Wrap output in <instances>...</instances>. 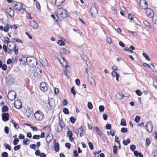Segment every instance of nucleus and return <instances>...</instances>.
I'll return each mask as SVG.
<instances>
[{
  "label": "nucleus",
  "mask_w": 157,
  "mask_h": 157,
  "mask_svg": "<svg viewBox=\"0 0 157 157\" xmlns=\"http://www.w3.org/2000/svg\"><path fill=\"white\" fill-rule=\"evenodd\" d=\"M27 60L28 65L31 67L33 68L35 67L37 64L36 60L34 57H28Z\"/></svg>",
  "instance_id": "nucleus-1"
},
{
  "label": "nucleus",
  "mask_w": 157,
  "mask_h": 157,
  "mask_svg": "<svg viewBox=\"0 0 157 157\" xmlns=\"http://www.w3.org/2000/svg\"><path fill=\"white\" fill-rule=\"evenodd\" d=\"M35 118L38 121H41L43 120L44 115L40 111L38 110L34 114Z\"/></svg>",
  "instance_id": "nucleus-2"
},
{
  "label": "nucleus",
  "mask_w": 157,
  "mask_h": 157,
  "mask_svg": "<svg viewBox=\"0 0 157 157\" xmlns=\"http://www.w3.org/2000/svg\"><path fill=\"white\" fill-rule=\"evenodd\" d=\"M57 13L63 18L67 16V10L62 8L58 9L57 11Z\"/></svg>",
  "instance_id": "nucleus-3"
},
{
  "label": "nucleus",
  "mask_w": 157,
  "mask_h": 157,
  "mask_svg": "<svg viewBox=\"0 0 157 157\" xmlns=\"http://www.w3.org/2000/svg\"><path fill=\"white\" fill-rule=\"evenodd\" d=\"M16 96L15 92L14 91L11 90L9 92L7 97L10 100L13 101L15 99Z\"/></svg>",
  "instance_id": "nucleus-4"
},
{
  "label": "nucleus",
  "mask_w": 157,
  "mask_h": 157,
  "mask_svg": "<svg viewBox=\"0 0 157 157\" xmlns=\"http://www.w3.org/2000/svg\"><path fill=\"white\" fill-rule=\"evenodd\" d=\"M40 87L41 90L46 92L48 90V85L46 82H42L40 84Z\"/></svg>",
  "instance_id": "nucleus-5"
},
{
  "label": "nucleus",
  "mask_w": 157,
  "mask_h": 157,
  "mask_svg": "<svg viewBox=\"0 0 157 157\" xmlns=\"http://www.w3.org/2000/svg\"><path fill=\"white\" fill-rule=\"evenodd\" d=\"M139 4L140 7L144 10L148 8V5L145 0H140Z\"/></svg>",
  "instance_id": "nucleus-6"
},
{
  "label": "nucleus",
  "mask_w": 157,
  "mask_h": 157,
  "mask_svg": "<svg viewBox=\"0 0 157 157\" xmlns=\"http://www.w3.org/2000/svg\"><path fill=\"white\" fill-rule=\"evenodd\" d=\"M34 76L38 78H40L42 75V70L39 68H37L34 73Z\"/></svg>",
  "instance_id": "nucleus-7"
},
{
  "label": "nucleus",
  "mask_w": 157,
  "mask_h": 157,
  "mask_svg": "<svg viewBox=\"0 0 157 157\" xmlns=\"http://www.w3.org/2000/svg\"><path fill=\"white\" fill-rule=\"evenodd\" d=\"M13 7L14 9L16 11H19L21 10L23 8L22 3L20 2H17L15 4Z\"/></svg>",
  "instance_id": "nucleus-8"
},
{
  "label": "nucleus",
  "mask_w": 157,
  "mask_h": 157,
  "mask_svg": "<svg viewBox=\"0 0 157 157\" xmlns=\"http://www.w3.org/2000/svg\"><path fill=\"white\" fill-rule=\"evenodd\" d=\"M145 128L147 131L149 132L152 131L153 129V126L151 121H149L147 122V124L145 126Z\"/></svg>",
  "instance_id": "nucleus-9"
},
{
  "label": "nucleus",
  "mask_w": 157,
  "mask_h": 157,
  "mask_svg": "<svg viewBox=\"0 0 157 157\" xmlns=\"http://www.w3.org/2000/svg\"><path fill=\"white\" fill-rule=\"evenodd\" d=\"M146 9V15L150 18H152L154 15L153 11L150 8H147Z\"/></svg>",
  "instance_id": "nucleus-10"
},
{
  "label": "nucleus",
  "mask_w": 157,
  "mask_h": 157,
  "mask_svg": "<svg viewBox=\"0 0 157 157\" xmlns=\"http://www.w3.org/2000/svg\"><path fill=\"white\" fill-rule=\"evenodd\" d=\"M90 12L92 16L95 17L98 13V10L96 6H92L90 8Z\"/></svg>",
  "instance_id": "nucleus-11"
},
{
  "label": "nucleus",
  "mask_w": 157,
  "mask_h": 157,
  "mask_svg": "<svg viewBox=\"0 0 157 157\" xmlns=\"http://www.w3.org/2000/svg\"><path fill=\"white\" fill-rule=\"evenodd\" d=\"M14 106L17 109H21L22 107V103L20 100H17L14 102Z\"/></svg>",
  "instance_id": "nucleus-12"
},
{
  "label": "nucleus",
  "mask_w": 157,
  "mask_h": 157,
  "mask_svg": "<svg viewBox=\"0 0 157 157\" xmlns=\"http://www.w3.org/2000/svg\"><path fill=\"white\" fill-rule=\"evenodd\" d=\"M94 130L96 131V133L99 136H100L101 137L103 140H104L105 139V137L103 134L102 132L100 131V130L98 127H94Z\"/></svg>",
  "instance_id": "nucleus-13"
},
{
  "label": "nucleus",
  "mask_w": 157,
  "mask_h": 157,
  "mask_svg": "<svg viewBox=\"0 0 157 157\" xmlns=\"http://www.w3.org/2000/svg\"><path fill=\"white\" fill-rule=\"evenodd\" d=\"M6 12L11 17H12L14 16V12L10 7L7 8Z\"/></svg>",
  "instance_id": "nucleus-14"
},
{
  "label": "nucleus",
  "mask_w": 157,
  "mask_h": 157,
  "mask_svg": "<svg viewBox=\"0 0 157 157\" xmlns=\"http://www.w3.org/2000/svg\"><path fill=\"white\" fill-rule=\"evenodd\" d=\"M2 120L5 122L8 121L9 119V115L7 113L2 114Z\"/></svg>",
  "instance_id": "nucleus-15"
},
{
  "label": "nucleus",
  "mask_w": 157,
  "mask_h": 157,
  "mask_svg": "<svg viewBox=\"0 0 157 157\" xmlns=\"http://www.w3.org/2000/svg\"><path fill=\"white\" fill-rule=\"evenodd\" d=\"M30 26L33 29H36L38 27V24L34 20L30 21Z\"/></svg>",
  "instance_id": "nucleus-16"
},
{
  "label": "nucleus",
  "mask_w": 157,
  "mask_h": 157,
  "mask_svg": "<svg viewBox=\"0 0 157 157\" xmlns=\"http://www.w3.org/2000/svg\"><path fill=\"white\" fill-rule=\"evenodd\" d=\"M27 58H26L25 57H23L22 58H21L19 59L20 62L21 64H22L23 65H26V63H28L27 62Z\"/></svg>",
  "instance_id": "nucleus-17"
},
{
  "label": "nucleus",
  "mask_w": 157,
  "mask_h": 157,
  "mask_svg": "<svg viewBox=\"0 0 157 157\" xmlns=\"http://www.w3.org/2000/svg\"><path fill=\"white\" fill-rule=\"evenodd\" d=\"M65 0H56L55 4L57 6H61L65 2Z\"/></svg>",
  "instance_id": "nucleus-18"
},
{
  "label": "nucleus",
  "mask_w": 157,
  "mask_h": 157,
  "mask_svg": "<svg viewBox=\"0 0 157 157\" xmlns=\"http://www.w3.org/2000/svg\"><path fill=\"white\" fill-rule=\"evenodd\" d=\"M61 58L62 59V62L61 61V63L63 67H65L66 69L68 67V66L67 64V62L63 57H61Z\"/></svg>",
  "instance_id": "nucleus-19"
},
{
  "label": "nucleus",
  "mask_w": 157,
  "mask_h": 157,
  "mask_svg": "<svg viewBox=\"0 0 157 157\" xmlns=\"http://www.w3.org/2000/svg\"><path fill=\"white\" fill-rule=\"evenodd\" d=\"M60 52L64 54H67L70 53V51L66 48H62L60 49Z\"/></svg>",
  "instance_id": "nucleus-20"
},
{
  "label": "nucleus",
  "mask_w": 157,
  "mask_h": 157,
  "mask_svg": "<svg viewBox=\"0 0 157 157\" xmlns=\"http://www.w3.org/2000/svg\"><path fill=\"white\" fill-rule=\"evenodd\" d=\"M48 110L49 111L52 109V104L51 101L49 99L48 100V103L46 104V105H45Z\"/></svg>",
  "instance_id": "nucleus-21"
},
{
  "label": "nucleus",
  "mask_w": 157,
  "mask_h": 157,
  "mask_svg": "<svg viewBox=\"0 0 157 157\" xmlns=\"http://www.w3.org/2000/svg\"><path fill=\"white\" fill-rule=\"evenodd\" d=\"M56 139L54 140V141H55V145H54V149L55 150L56 152H58L59 151V143H56Z\"/></svg>",
  "instance_id": "nucleus-22"
},
{
  "label": "nucleus",
  "mask_w": 157,
  "mask_h": 157,
  "mask_svg": "<svg viewBox=\"0 0 157 157\" xmlns=\"http://www.w3.org/2000/svg\"><path fill=\"white\" fill-rule=\"evenodd\" d=\"M12 27V25H10L6 24V26L4 28V31L5 32H8L10 29Z\"/></svg>",
  "instance_id": "nucleus-23"
},
{
  "label": "nucleus",
  "mask_w": 157,
  "mask_h": 157,
  "mask_svg": "<svg viewBox=\"0 0 157 157\" xmlns=\"http://www.w3.org/2000/svg\"><path fill=\"white\" fill-rule=\"evenodd\" d=\"M33 111L32 110L29 109L26 111V115L27 117L28 118L32 114H33Z\"/></svg>",
  "instance_id": "nucleus-24"
},
{
  "label": "nucleus",
  "mask_w": 157,
  "mask_h": 157,
  "mask_svg": "<svg viewBox=\"0 0 157 157\" xmlns=\"http://www.w3.org/2000/svg\"><path fill=\"white\" fill-rule=\"evenodd\" d=\"M11 123L13 125V126L16 129H18L19 128V126L17 124L16 122L14 120L12 119L11 121Z\"/></svg>",
  "instance_id": "nucleus-25"
},
{
  "label": "nucleus",
  "mask_w": 157,
  "mask_h": 157,
  "mask_svg": "<svg viewBox=\"0 0 157 157\" xmlns=\"http://www.w3.org/2000/svg\"><path fill=\"white\" fill-rule=\"evenodd\" d=\"M116 96L118 99H121L123 97V95L122 93L119 92L116 94Z\"/></svg>",
  "instance_id": "nucleus-26"
},
{
  "label": "nucleus",
  "mask_w": 157,
  "mask_h": 157,
  "mask_svg": "<svg viewBox=\"0 0 157 157\" xmlns=\"http://www.w3.org/2000/svg\"><path fill=\"white\" fill-rule=\"evenodd\" d=\"M42 64L44 66H47L48 63L46 59H43L41 62Z\"/></svg>",
  "instance_id": "nucleus-27"
},
{
  "label": "nucleus",
  "mask_w": 157,
  "mask_h": 157,
  "mask_svg": "<svg viewBox=\"0 0 157 157\" xmlns=\"http://www.w3.org/2000/svg\"><path fill=\"white\" fill-rule=\"evenodd\" d=\"M130 140L128 138L127 140H124L123 141V143L125 145H127L128 144L130 143Z\"/></svg>",
  "instance_id": "nucleus-28"
},
{
  "label": "nucleus",
  "mask_w": 157,
  "mask_h": 157,
  "mask_svg": "<svg viewBox=\"0 0 157 157\" xmlns=\"http://www.w3.org/2000/svg\"><path fill=\"white\" fill-rule=\"evenodd\" d=\"M3 145L5 147L6 149H8L10 151L11 150V147L9 144L7 143H4L3 144Z\"/></svg>",
  "instance_id": "nucleus-29"
},
{
  "label": "nucleus",
  "mask_w": 157,
  "mask_h": 157,
  "mask_svg": "<svg viewBox=\"0 0 157 157\" xmlns=\"http://www.w3.org/2000/svg\"><path fill=\"white\" fill-rule=\"evenodd\" d=\"M121 125L122 126H126V124L125 121L124 119H122L121 121Z\"/></svg>",
  "instance_id": "nucleus-30"
},
{
  "label": "nucleus",
  "mask_w": 157,
  "mask_h": 157,
  "mask_svg": "<svg viewBox=\"0 0 157 157\" xmlns=\"http://www.w3.org/2000/svg\"><path fill=\"white\" fill-rule=\"evenodd\" d=\"M46 142L48 143H49L51 141V138L49 134H48L46 137Z\"/></svg>",
  "instance_id": "nucleus-31"
},
{
  "label": "nucleus",
  "mask_w": 157,
  "mask_h": 157,
  "mask_svg": "<svg viewBox=\"0 0 157 157\" xmlns=\"http://www.w3.org/2000/svg\"><path fill=\"white\" fill-rule=\"evenodd\" d=\"M113 153L115 155H116L117 153V147L115 145L113 146Z\"/></svg>",
  "instance_id": "nucleus-32"
},
{
  "label": "nucleus",
  "mask_w": 157,
  "mask_h": 157,
  "mask_svg": "<svg viewBox=\"0 0 157 157\" xmlns=\"http://www.w3.org/2000/svg\"><path fill=\"white\" fill-rule=\"evenodd\" d=\"M56 17H55V14H53L51 15V17L54 19H55L56 21H58V20L59 19V17H58L56 13Z\"/></svg>",
  "instance_id": "nucleus-33"
},
{
  "label": "nucleus",
  "mask_w": 157,
  "mask_h": 157,
  "mask_svg": "<svg viewBox=\"0 0 157 157\" xmlns=\"http://www.w3.org/2000/svg\"><path fill=\"white\" fill-rule=\"evenodd\" d=\"M8 107L6 106H4L2 109V111L3 112H7L8 110Z\"/></svg>",
  "instance_id": "nucleus-34"
},
{
  "label": "nucleus",
  "mask_w": 157,
  "mask_h": 157,
  "mask_svg": "<svg viewBox=\"0 0 157 157\" xmlns=\"http://www.w3.org/2000/svg\"><path fill=\"white\" fill-rule=\"evenodd\" d=\"M142 54L143 56L146 60L149 61L150 60V59L147 54L145 53H143Z\"/></svg>",
  "instance_id": "nucleus-35"
},
{
  "label": "nucleus",
  "mask_w": 157,
  "mask_h": 157,
  "mask_svg": "<svg viewBox=\"0 0 157 157\" xmlns=\"http://www.w3.org/2000/svg\"><path fill=\"white\" fill-rule=\"evenodd\" d=\"M130 148L132 151H134L136 149V146L134 145H131L130 146Z\"/></svg>",
  "instance_id": "nucleus-36"
},
{
  "label": "nucleus",
  "mask_w": 157,
  "mask_h": 157,
  "mask_svg": "<svg viewBox=\"0 0 157 157\" xmlns=\"http://www.w3.org/2000/svg\"><path fill=\"white\" fill-rule=\"evenodd\" d=\"M57 43L61 46H64L65 45L64 42L61 40H59L58 41Z\"/></svg>",
  "instance_id": "nucleus-37"
},
{
  "label": "nucleus",
  "mask_w": 157,
  "mask_h": 157,
  "mask_svg": "<svg viewBox=\"0 0 157 157\" xmlns=\"http://www.w3.org/2000/svg\"><path fill=\"white\" fill-rule=\"evenodd\" d=\"M99 110L100 112H103L105 109V107L103 105H100L99 106Z\"/></svg>",
  "instance_id": "nucleus-38"
},
{
  "label": "nucleus",
  "mask_w": 157,
  "mask_h": 157,
  "mask_svg": "<svg viewBox=\"0 0 157 157\" xmlns=\"http://www.w3.org/2000/svg\"><path fill=\"white\" fill-rule=\"evenodd\" d=\"M63 112L64 114H68L69 113V111L68 109L66 108H63Z\"/></svg>",
  "instance_id": "nucleus-39"
},
{
  "label": "nucleus",
  "mask_w": 157,
  "mask_h": 157,
  "mask_svg": "<svg viewBox=\"0 0 157 157\" xmlns=\"http://www.w3.org/2000/svg\"><path fill=\"white\" fill-rule=\"evenodd\" d=\"M111 75L114 77H117V75H119L117 73V72L115 71H113L111 72Z\"/></svg>",
  "instance_id": "nucleus-40"
},
{
  "label": "nucleus",
  "mask_w": 157,
  "mask_h": 157,
  "mask_svg": "<svg viewBox=\"0 0 157 157\" xmlns=\"http://www.w3.org/2000/svg\"><path fill=\"white\" fill-rule=\"evenodd\" d=\"M75 118L73 117L72 116L70 118V121L73 124H74L75 121Z\"/></svg>",
  "instance_id": "nucleus-41"
},
{
  "label": "nucleus",
  "mask_w": 157,
  "mask_h": 157,
  "mask_svg": "<svg viewBox=\"0 0 157 157\" xmlns=\"http://www.w3.org/2000/svg\"><path fill=\"white\" fill-rule=\"evenodd\" d=\"M87 106L88 108L90 109H92L93 108V106L92 103L90 102L88 103Z\"/></svg>",
  "instance_id": "nucleus-42"
},
{
  "label": "nucleus",
  "mask_w": 157,
  "mask_h": 157,
  "mask_svg": "<svg viewBox=\"0 0 157 157\" xmlns=\"http://www.w3.org/2000/svg\"><path fill=\"white\" fill-rule=\"evenodd\" d=\"M29 141V140L27 138L26 139H24L23 140V143L25 145H27L29 144V143H28V142Z\"/></svg>",
  "instance_id": "nucleus-43"
},
{
  "label": "nucleus",
  "mask_w": 157,
  "mask_h": 157,
  "mask_svg": "<svg viewBox=\"0 0 157 157\" xmlns=\"http://www.w3.org/2000/svg\"><path fill=\"white\" fill-rule=\"evenodd\" d=\"M71 93L73 94L74 96L75 97V95L76 94V91H75L74 90V86H73L71 88Z\"/></svg>",
  "instance_id": "nucleus-44"
},
{
  "label": "nucleus",
  "mask_w": 157,
  "mask_h": 157,
  "mask_svg": "<svg viewBox=\"0 0 157 157\" xmlns=\"http://www.w3.org/2000/svg\"><path fill=\"white\" fill-rule=\"evenodd\" d=\"M79 131L81 132H83V127L82 126H81L78 129V131L77 132H75V133H76L77 135H78Z\"/></svg>",
  "instance_id": "nucleus-45"
},
{
  "label": "nucleus",
  "mask_w": 157,
  "mask_h": 157,
  "mask_svg": "<svg viewBox=\"0 0 157 157\" xmlns=\"http://www.w3.org/2000/svg\"><path fill=\"white\" fill-rule=\"evenodd\" d=\"M140 117L139 116H136L135 118V121L136 123H138L140 120Z\"/></svg>",
  "instance_id": "nucleus-46"
},
{
  "label": "nucleus",
  "mask_w": 157,
  "mask_h": 157,
  "mask_svg": "<svg viewBox=\"0 0 157 157\" xmlns=\"http://www.w3.org/2000/svg\"><path fill=\"white\" fill-rule=\"evenodd\" d=\"M8 154L6 152H4L2 154V157H8Z\"/></svg>",
  "instance_id": "nucleus-47"
},
{
  "label": "nucleus",
  "mask_w": 157,
  "mask_h": 157,
  "mask_svg": "<svg viewBox=\"0 0 157 157\" xmlns=\"http://www.w3.org/2000/svg\"><path fill=\"white\" fill-rule=\"evenodd\" d=\"M19 140L17 138L14 139L13 141V144L14 145H16L19 141Z\"/></svg>",
  "instance_id": "nucleus-48"
},
{
  "label": "nucleus",
  "mask_w": 157,
  "mask_h": 157,
  "mask_svg": "<svg viewBox=\"0 0 157 157\" xmlns=\"http://www.w3.org/2000/svg\"><path fill=\"white\" fill-rule=\"evenodd\" d=\"M144 24L145 26L148 27H151V26L150 25L149 23L146 21H144Z\"/></svg>",
  "instance_id": "nucleus-49"
},
{
  "label": "nucleus",
  "mask_w": 157,
  "mask_h": 157,
  "mask_svg": "<svg viewBox=\"0 0 157 157\" xmlns=\"http://www.w3.org/2000/svg\"><path fill=\"white\" fill-rule=\"evenodd\" d=\"M40 136L39 135H35L33 136V138L34 139L38 140L40 139Z\"/></svg>",
  "instance_id": "nucleus-50"
},
{
  "label": "nucleus",
  "mask_w": 157,
  "mask_h": 157,
  "mask_svg": "<svg viewBox=\"0 0 157 157\" xmlns=\"http://www.w3.org/2000/svg\"><path fill=\"white\" fill-rule=\"evenodd\" d=\"M21 148V146L20 145H18L17 146H15L14 147V150L15 151H17L19 149H20Z\"/></svg>",
  "instance_id": "nucleus-51"
},
{
  "label": "nucleus",
  "mask_w": 157,
  "mask_h": 157,
  "mask_svg": "<svg viewBox=\"0 0 157 157\" xmlns=\"http://www.w3.org/2000/svg\"><path fill=\"white\" fill-rule=\"evenodd\" d=\"M121 131L122 133H125L128 131V130L126 128L123 127L121 128Z\"/></svg>",
  "instance_id": "nucleus-52"
},
{
  "label": "nucleus",
  "mask_w": 157,
  "mask_h": 157,
  "mask_svg": "<svg viewBox=\"0 0 157 157\" xmlns=\"http://www.w3.org/2000/svg\"><path fill=\"white\" fill-rule=\"evenodd\" d=\"M106 41L109 44L112 43V41L111 38L109 36L107 37Z\"/></svg>",
  "instance_id": "nucleus-53"
},
{
  "label": "nucleus",
  "mask_w": 157,
  "mask_h": 157,
  "mask_svg": "<svg viewBox=\"0 0 157 157\" xmlns=\"http://www.w3.org/2000/svg\"><path fill=\"white\" fill-rule=\"evenodd\" d=\"M35 4L37 9L39 10H40V6L39 2H35Z\"/></svg>",
  "instance_id": "nucleus-54"
},
{
  "label": "nucleus",
  "mask_w": 157,
  "mask_h": 157,
  "mask_svg": "<svg viewBox=\"0 0 157 157\" xmlns=\"http://www.w3.org/2000/svg\"><path fill=\"white\" fill-rule=\"evenodd\" d=\"M88 145L90 149L91 150H93L94 148V146L92 143L91 142H89L88 143Z\"/></svg>",
  "instance_id": "nucleus-55"
},
{
  "label": "nucleus",
  "mask_w": 157,
  "mask_h": 157,
  "mask_svg": "<svg viewBox=\"0 0 157 157\" xmlns=\"http://www.w3.org/2000/svg\"><path fill=\"white\" fill-rule=\"evenodd\" d=\"M106 129L108 130H110L111 129V124H107L106 125Z\"/></svg>",
  "instance_id": "nucleus-56"
},
{
  "label": "nucleus",
  "mask_w": 157,
  "mask_h": 157,
  "mask_svg": "<svg viewBox=\"0 0 157 157\" xmlns=\"http://www.w3.org/2000/svg\"><path fill=\"white\" fill-rule=\"evenodd\" d=\"M136 94L139 96H140L142 94V93L141 92L140 90H137L136 91Z\"/></svg>",
  "instance_id": "nucleus-57"
},
{
  "label": "nucleus",
  "mask_w": 157,
  "mask_h": 157,
  "mask_svg": "<svg viewBox=\"0 0 157 157\" xmlns=\"http://www.w3.org/2000/svg\"><path fill=\"white\" fill-rule=\"evenodd\" d=\"M146 144L147 146H148L151 143V141L150 139L148 138L146 139Z\"/></svg>",
  "instance_id": "nucleus-58"
},
{
  "label": "nucleus",
  "mask_w": 157,
  "mask_h": 157,
  "mask_svg": "<svg viewBox=\"0 0 157 157\" xmlns=\"http://www.w3.org/2000/svg\"><path fill=\"white\" fill-rule=\"evenodd\" d=\"M67 136L69 137L72 136L73 134L72 133V132L70 131H68L67 133Z\"/></svg>",
  "instance_id": "nucleus-59"
},
{
  "label": "nucleus",
  "mask_w": 157,
  "mask_h": 157,
  "mask_svg": "<svg viewBox=\"0 0 157 157\" xmlns=\"http://www.w3.org/2000/svg\"><path fill=\"white\" fill-rule=\"evenodd\" d=\"M128 17L131 20H134V18L133 15L131 14H129L128 15Z\"/></svg>",
  "instance_id": "nucleus-60"
},
{
  "label": "nucleus",
  "mask_w": 157,
  "mask_h": 157,
  "mask_svg": "<svg viewBox=\"0 0 157 157\" xmlns=\"http://www.w3.org/2000/svg\"><path fill=\"white\" fill-rule=\"evenodd\" d=\"M7 67L6 65L5 64L2 65V66H1V68L4 71H5L6 70Z\"/></svg>",
  "instance_id": "nucleus-61"
},
{
  "label": "nucleus",
  "mask_w": 157,
  "mask_h": 157,
  "mask_svg": "<svg viewBox=\"0 0 157 157\" xmlns=\"http://www.w3.org/2000/svg\"><path fill=\"white\" fill-rule=\"evenodd\" d=\"M5 132L7 134H8L9 133V128L7 126H6L4 128Z\"/></svg>",
  "instance_id": "nucleus-62"
},
{
  "label": "nucleus",
  "mask_w": 157,
  "mask_h": 157,
  "mask_svg": "<svg viewBox=\"0 0 157 157\" xmlns=\"http://www.w3.org/2000/svg\"><path fill=\"white\" fill-rule=\"evenodd\" d=\"M103 119L104 120H106L107 119L108 116L105 113H104L103 115Z\"/></svg>",
  "instance_id": "nucleus-63"
},
{
  "label": "nucleus",
  "mask_w": 157,
  "mask_h": 157,
  "mask_svg": "<svg viewBox=\"0 0 157 157\" xmlns=\"http://www.w3.org/2000/svg\"><path fill=\"white\" fill-rule=\"evenodd\" d=\"M66 147H67L68 149H70L71 148V144L69 143H66L65 144Z\"/></svg>",
  "instance_id": "nucleus-64"
}]
</instances>
